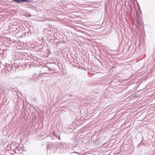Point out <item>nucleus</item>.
I'll list each match as a JSON object with an SVG mask.
<instances>
[{
    "instance_id": "obj_3",
    "label": "nucleus",
    "mask_w": 155,
    "mask_h": 155,
    "mask_svg": "<svg viewBox=\"0 0 155 155\" xmlns=\"http://www.w3.org/2000/svg\"><path fill=\"white\" fill-rule=\"evenodd\" d=\"M8 69H9H9H8V71L9 70H10V71L12 70V71L13 70V68H8Z\"/></svg>"
},
{
    "instance_id": "obj_5",
    "label": "nucleus",
    "mask_w": 155,
    "mask_h": 155,
    "mask_svg": "<svg viewBox=\"0 0 155 155\" xmlns=\"http://www.w3.org/2000/svg\"><path fill=\"white\" fill-rule=\"evenodd\" d=\"M58 137L59 139V140H60V139H60V137H59V135H58Z\"/></svg>"
},
{
    "instance_id": "obj_1",
    "label": "nucleus",
    "mask_w": 155,
    "mask_h": 155,
    "mask_svg": "<svg viewBox=\"0 0 155 155\" xmlns=\"http://www.w3.org/2000/svg\"><path fill=\"white\" fill-rule=\"evenodd\" d=\"M18 3L28 2V0H12Z\"/></svg>"
},
{
    "instance_id": "obj_4",
    "label": "nucleus",
    "mask_w": 155,
    "mask_h": 155,
    "mask_svg": "<svg viewBox=\"0 0 155 155\" xmlns=\"http://www.w3.org/2000/svg\"><path fill=\"white\" fill-rule=\"evenodd\" d=\"M53 134L54 135H55L57 137H58V136L57 135H56L55 134V133L54 132L53 133Z\"/></svg>"
},
{
    "instance_id": "obj_2",
    "label": "nucleus",
    "mask_w": 155,
    "mask_h": 155,
    "mask_svg": "<svg viewBox=\"0 0 155 155\" xmlns=\"http://www.w3.org/2000/svg\"><path fill=\"white\" fill-rule=\"evenodd\" d=\"M47 69H48V71H47L46 72H45L43 73L51 74L53 73V71H55V70H52V68H51V69H50V68H47Z\"/></svg>"
}]
</instances>
